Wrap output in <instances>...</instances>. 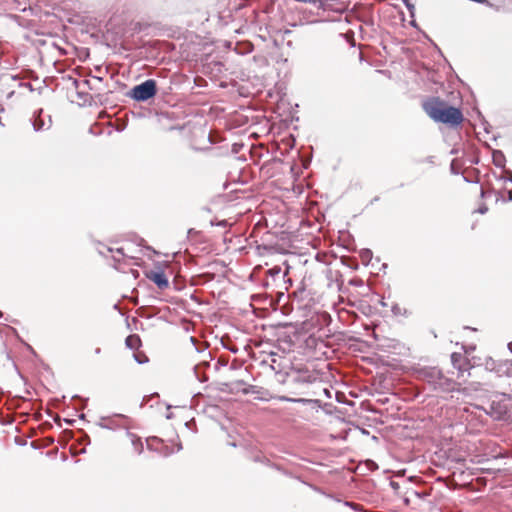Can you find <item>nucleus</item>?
I'll return each mask as SVG.
<instances>
[{"label": "nucleus", "mask_w": 512, "mask_h": 512, "mask_svg": "<svg viewBox=\"0 0 512 512\" xmlns=\"http://www.w3.org/2000/svg\"><path fill=\"white\" fill-rule=\"evenodd\" d=\"M423 109L435 122L446 124L452 128L459 126L464 119L459 108L448 105L439 97H432L425 101Z\"/></svg>", "instance_id": "nucleus-1"}, {"label": "nucleus", "mask_w": 512, "mask_h": 512, "mask_svg": "<svg viewBox=\"0 0 512 512\" xmlns=\"http://www.w3.org/2000/svg\"><path fill=\"white\" fill-rule=\"evenodd\" d=\"M415 373L417 378L427 383L434 392L449 393L455 390L456 383L446 377L437 367H421L418 368Z\"/></svg>", "instance_id": "nucleus-2"}, {"label": "nucleus", "mask_w": 512, "mask_h": 512, "mask_svg": "<svg viewBox=\"0 0 512 512\" xmlns=\"http://www.w3.org/2000/svg\"><path fill=\"white\" fill-rule=\"evenodd\" d=\"M278 382L287 386L289 392L298 393V391L316 380V376L308 369L294 370L286 373H278Z\"/></svg>", "instance_id": "nucleus-3"}, {"label": "nucleus", "mask_w": 512, "mask_h": 512, "mask_svg": "<svg viewBox=\"0 0 512 512\" xmlns=\"http://www.w3.org/2000/svg\"><path fill=\"white\" fill-rule=\"evenodd\" d=\"M157 93V83L154 79H147L144 82L134 86L127 96L137 102H145L153 98Z\"/></svg>", "instance_id": "nucleus-4"}, {"label": "nucleus", "mask_w": 512, "mask_h": 512, "mask_svg": "<svg viewBox=\"0 0 512 512\" xmlns=\"http://www.w3.org/2000/svg\"><path fill=\"white\" fill-rule=\"evenodd\" d=\"M145 275L161 290L166 289L169 286V280L163 270H151L146 272Z\"/></svg>", "instance_id": "nucleus-5"}, {"label": "nucleus", "mask_w": 512, "mask_h": 512, "mask_svg": "<svg viewBox=\"0 0 512 512\" xmlns=\"http://www.w3.org/2000/svg\"><path fill=\"white\" fill-rule=\"evenodd\" d=\"M283 402L300 403L309 406L312 410L318 411L321 408V401L318 399H306V398H292L288 396H279L278 398Z\"/></svg>", "instance_id": "nucleus-6"}, {"label": "nucleus", "mask_w": 512, "mask_h": 512, "mask_svg": "<svg viewBox=\"0 0 512 512\" xmlns=\"http://www.w3.org/2000/svg\"><path fill=\"white\" fill-rule=\"evenodd\" d=\"M42 110L38 111V113H35L32 121V126L35 132L48 130L51 126V117L48 116L47 121L41 117Z\"/></svg>", "instance_id": "nucleus-7"}, {"label": "nucleus", "mask_w": 512, "mask_h": 512, "mask_svg": "<svg viewBox=\"0 0 512 512\" xmlns=\"http://www.w3.org/2000/svg\"><path fill=\"white\" fill-rule=\"evenodd\" d=\"M227 386H230L231 391H241L243 394H254L257 392L258 387L254 385H246L245 381L243 380H237L234 382H231L230 384H226Z\"/></svg>", "instance_id": "nucleus-8"}, {"label": "nucleus", "mask_w": 512, "mask_h": 512, "mask_svg": "<svg viewBox=\"0 0 512 512\" xmlns=\"http://www.w3.org/2000/svg\"><path fill=\"white\" fill-rule=\"evenodd\" d=\"M451 362L454 368H456L461 375L468 370L465 366L467 365L466 359L460 353L451 354Z\"/></svg>", "instance_id": "nucleus-9"}, {"label": "nucleus", "mask_w": 512, "mask_h": 512, "mask_svg": "<svg viewBox=\"0 0 512 512\" xmlns=\"http://www.w3.org/2000/svg\"><path fill=\"white\" fill-rule=\"evenodd\" d=\"M73 85H74L75 89L78 90L77 91L78 97L80 99L86 101V97L88 96V94L83 91V88L87 87L89 89H92V87L90 86V81L89 80L79 81L77 79H74Z\"/></svg>", "instance_id": "nucleus-10"}, {"label": "nucleus", "mask_w": 512, "mask_h": 512, "mask_svg": "<svg viewBox=\"0 0 512 512\" xmlns=\"http://www.w3.org/2000/svg\"><path fill=\"white\" fill-rule=\"evenodd\" d=\"M126 434H127V437L130 439V441L134 447V450L137 452V454L140 455L144 449L143 442H142L141 438L130 431H127Z\"/></svg>", "instance_id": "nucleus-11"}, {"label": "nucleus", "mask_w": 512, "mask_h": 512, "mask_svg": "<svg viewBox=\"0 0 512 512\" xmlns=\"http://www.w3.org/2000/svg\"><path fill=\"white\" fill-rule=\"evenodd\" d=\"M492 159H493V163L496 167H499L502 169L505 168L506 159H505V155L502 151H500V150L493 151Z\"/></svg>", "instance_id": "nucleus-12"}, {"label": "nucleus", "mask_w": 512, "mask_h": 512, "mask_svg": "<svg viewBox=\"0 0 512 512\" xmlns=\"http://www.w3.org/2000/svg\"><path fill=\"white\" fill-rule=\"evenodd\" d=\"M125 344L129 349L136 350L141 345V340L138 335L132 334L125 339Z\"/></svg>", "instance_id": "nucleus-13"}, {"label": "nucleus", "mask_w": 512, "mask_h": 512, "mask_svg": "<svg viewBox=\"0 0 512 512\" xmlns=\"http://www.w3.org/2000/svg\"><path fill=\"white\" fill-rule=\"evenodd\" d=\"M318 345H324L323 341L315 337L314 335L308 336L305 340V347L308 349L316 350L318 348Z\"/></svg>", "instance_id": "nucleus-14"}, {"label": "nucleus", "mask_w": 512, "mask_h": 512, "mask_svg": "<svg viewBox=\"0 0 512 512\" xmlns=\"http://www.w3.org/2000/svg\"><path fill=\"white\" fill-rule=\"evenodd\" d=\"M493 193L496 194V200L498 201L500 193L499 192H495L494 190H485V189L481 188L480 195H481L482 198H485V197L490 196Z\"/></svg>", "instance_id": "nucleus-15"}, {"label": "nucleus", "mask_w": 512, "mask_h": 512, "mask_svg": "<svg viewBox=\"0 0 512 512\" xmlns=\"http://www.w3.org/2000/svg\"><path fill=\"white\" fill-rule=\"evenodd\" d=\"M405 7L408 9L411 15H413L415 10V5L411 0H401Z\"/></svg>", "instance_id": "nucleus-16"}, {"label": "nucleus", "mask_w": 512, "mask_h": 512, "mask_svg": "<svg viewBox=\"0 0 512 512\" xmlns=\"http://www.w3.org/2000/svg\"><path fill=\"white\" fill-rule=\"evenodd\" d=\"M360 256L362 260H370L372 258V251L370 249H362Z\"/></svg>", "instance_id": "nucleus-17"}, {"label": "nucleus", "mask_w": 512, "mask_h": 512, "mask_svg": "<svg viewBox=\"0 0 512 512\" xmlns=\"http://www.w3.org/2000/svg\"><path fill=\"white\" fill-rule=\"evenodd\" d=\"M270 358H271V362H272V364H271V368H272L273 370H275L277 374H278V373H281L280 371H277V370H276L277 368H276V366H275V364L277 363L278 354H277V353H274V352H271V353H270Z\"/></svg>", "instance_id": "nucleus-18"}, {"label": "nucleus", "mask_w": 512, "mask_h": 512, "mask_svg": "<svg viewBox=\"0 0 512 512\" xmlns=\"http://www.w3.org/2000/svg\"><path fill=\"white\" fill-rule=\"evenodd\" d=\"M504 172H505V176H501V177H499V179L512 183V171L504 170Z\"/></svg>", "instance_id": "nucleus-19"}, {"label": "nucleus", "mask_w": 512, "mask_h": 512, "mask_svg": "<svg viewBox=\"0 0 512 512\" xmlns=\"http://www.w3.org/2000/svg\"><path fill=\"white\" fill-rule=\"evenodd\" d=\"M456 162L457 160L456 159H453L451 164H450V172L454 175H458L460 173L457 165H456Z\"/></svg>", "instance_id": "nucleus-20"}, {"label": "nucleus", "mask_w": 512, "mask_h": 512, "mask_svg": "<svg viewBox=\"0 0 512 512\" xmlns=\"http://www.w3.org/2000/svg\"><path fill=\"white\" fill-rule=\"evenodd\" d=\"M134 359L139 364H144V363L148 362V358L145 355L140 356V355L134 354Z\"/></svg>", "instance_id": "nucleus-21"}, {"label": "nucleus", "mask_w": 512, "mask_h": 512, "mask_svg": "<svg viewBox=\"0 0 512 512\" xmlns=\"http://www.w3.org/2000/svg\"><path fill=\"white\" fill-rule=\"evenodd\" d=\"M344 504H345V506H348V507L352 508L355 511H362V507H360L356 503L346 501Z\"/></svg>", "instance_id": "nucleus-22"}, {"label": "nucleus", "mask_w": 512, "mask_h": 512, "mask_svg": "<svg viewBox=\"0 0 512 512\" xmlns=\"http://www.w3.org/2000/svg\"><path fill=\"white\" fill-rule=\"evenodd\" d=\"M349 284L352 285V286H362L363 285V280L360 279V278H353L349 281Z\"/></svg>", "instance_id": "nucleus-23"}, {"label": "nucleus", "mask_w": 512, "mask_h": 512, "mask_svg": "<svg viewBox=\"0 0 512 512\" xmlns=\"http://www.w3.org/2000/svg\"><path fill=\"white\" fill-rule=\"evenodd\" d=\"M190 341L194 345V347H195V349H196V351L198 353H201V352H203L206 349L205 346H203V348L198 347L197 346V340L194 337H190Z\"/></svg>", "instance_id": "nucleus-24"}, {"label": "nucleus", "mask_w": 512, "mask_h": 512, "mask_svg": "<svg viewBox=\"0 0 512 512\" xmlns=\"http://www.w3.org/2000/svg\"><path fill=\"white\" fill-rule=\"evenodd\" d=\"M281 272V268L279 266H275L269 270L270 275L275 276Z\"/></svg>", "instance_id": "nucleus-25"}, {"label": "nucleus", "mask_w": 512, "mask_h": 512, "mask_svg": "<svg viewBox=\"0 0 512 512\" xmlns=\"http://www.w3.org/2000/svg\"><path fill=\"white\" fill-rule=\"evenodd\" d=\"M211 225H217V226H221V227H226L227 226V221L226 220H221V221H218L217 223H214L212 221Z\"/></svg>", "instance_id": "nucleus-26"}, {"label": "nucleus", "mask_w": 512, "mask_h": 512, "mask_svg": "<svg viewBox=\"0 0 512 512\" xmlns=\"http://www.w3.org/2000/svg\"><path fill=\"white\" fill-rule=\"evenodd\" d=\"M488 211V207L486 205H482L478 208V212L480 214H485Z\"/></svg>", "instance_id": "nucleus-27"}, {"label": "nucleus", "mask_w": 512, "mask_h": 512, "mask_svg": "<svg viewBox=\"0 0 512 512\" xmlns=\"http://www.w3.org/2000/svg\"><path fill=\"white\" fill-rule=\"evenodd\" d=\"M368 468H369V470L374 471V470L378 469V466L375 462L370 461V467H368Z\"/></svg>", "instance_id": "nucleus-28"}, {"label": "nucleus", "mask_w": 512, "mask_h": 512, "mask_svg": "<svg viewBox=\"0 0 512 512\" xmlns=\"http://www.w3.org/2000/svg\"><path fill=\"white\" fill-rule=\"evenodd\" d=\"M390 486L394 489V490H397L400 486L397 482L395 481H390Z\"/></svg>", "instance_id": "nucleus-29"}, {"label": "nucleus", "mask_w": 512, "mask_h": 512, "mask_svg": "<svg viewBox=\"0 0 512 512\" xmlns=\"http://www.w3.org/2000/svg\"><path fill=\"white\" fill-rule=\"evenodd\" d=\"M194 373H195V376H196V378H197L198 380H200V381H204V380H205V379H201V378H200V376H199V374H198V366H195V367H194Z\"/></svg>", "instance_id": "nucleus-30"}, {"label": "nucleus", "mask_w": 512, "mask_h": 512, "mask_svg": "<svg viewBox=\"0 0 512 512\" xmlns=\"http://www.w3.org/2000/svg\"><path fill=\"white\" fill-rule=\"evenodd\" d=\"M98 426H100L101 428H104V429H110V426L107 425V423L99 422Z\"/></svg>", "instance_id": "nucleus-31"}, {"label": "nucleus", "mask_w": 512, "mask_h": 512, "mask_svg": "<svg viewBox=\"0 0 512 512\" xmlns=\"http://www.w3.org/2000/svg\"><path fill=\"white\" fill-rule=\"evenodd\" d=\"M64 421H65L67 424H69V425H74V423L76 422V420H74V419H72V420H70V419H65Z\"/></svg>", "instance_id": "nucleus-32"}, {"label": "nucleus", "mask_w": 512, "mask_h": 512, "mask_svg": "<svg viewBox=\"0 0 512 512\" xmlns=\"http://www.w3.org/2000/svg\"><path fill=\"white\" fill-rule=\"evenodd\" d=\"M507 194H508V201H512V190H508Z\"/></svg>", "instance_id": "nucleus-33"}, {"label": "nucleus", "mask_w": 512, "mask_h": 512, "mask_svg": "<svg viewBox=\"0 0 512 512\" xmlns=\"http://www.w3.org/2000/svg\"><path fill=\"white\" fill-rule=\"evenodd\" d=\"M116 253H117V254H119V255H121V256H122V255H124V253H123V248H117V249H116Z\"/></svg>", "instance_id": "nucleus-34"}, {"label": "nucleus", "mask_w": 512, "mask_h": 512, "mask_svg": "<svg viewBox=\"0 0 512 512\" xmlns=\"http://www.w3.org/2000/svg\"><path fill=\"white\" fill-rule=\"evenodd\" d=\"M232 353H237L238 349L237 348H234V347H231V348H228Z\"/></svg>", "instance_id": "nucleus-35"}, {"label": "nucleus", "mask_w": 512, "mask_h": 512, "mask_svg": "<svg viewBox=\"0 0 512 512\" xmlns=\"http://www.w3.org/2000/svg\"><path fill=\"white\" fill-rule=\"evenodd\" d=\"M463 179H464L465 182H468V183H472L473 182V181L469 180V178H467L465 176H463Z\"/></svg>", "instance_id": "nucleus-36"}, {"label": "nucleus", "mask_w": 512, "mask_h": 512, "mask_svg": "<svg viewBox=\"0 0 512 512\" xmlns=\"http://www.w3.org/2000/svg\"><path fill=\"white\" fill-rule=\"evenodd\" d=\"M94 352H95V354H97V355H98V354H100V353H101V349H100V348H96Z\"/></svg>", "instance_id": "nucleus-37"}, {"label": "nucleus", "mask_w": 512, "mask_h": 512, "mask_svg": "<svg viewBox=\"0 0 512 512\" xmlns=\"http://www.w3.org/2000/svg\"><path fill=\"white\" fill-rule=\"evenodd\" d=\"M180 450H182V444H181V443H179V444L177 445V451L179 452Z\"/></svg>", "instance_id": "nucleus-38"}, {"label": "nucleus", "mask_w": 512, "mask_h": 512, "mask_svg": "<svg viewBox=\"0 0 512 512\" xmlns=\"http://www.w3.org/2000/svg\"><path fill=\"white\" fill-rule=\"evenodd\" d=\"M93 78H94L95 80L99 81V82H101V81H102V78H101V77L94 76Z\"/></svg>", "instance_id": "nucleus-39"}, {"label": "nucleus", "mask_w": 512, "mask_h": 512, "mask_svg": "<svg viewBox=\"0 0 512 512\" xmlns=\"http://www.w3.org/2000/svg\"><path fill=\"white\" fill-rule=\"evenodd\" d=\"M79 418H80L81 420H84V419H85V414H83V413H82V414H80V415H79Z\"/></svg>", "instance_id": "nucleus-40"}, {"label": "nucleus", "mask_w": 512, "mask_h": 512, "mask_svg": "<svg viewBox=\"0 0 512 512\" xmlns=\"http://www.w3.org/2000/svg\"><path fill=\"white\" fill-rule=\"evenodd\" d=\"M508 348H509V350H510V351H511V353H512V342L508 344Z\"/></svg>", "instance_id": "nucleus-41"}, {"label": "nucleus", "mask_w": 512, "mask_h": 512, "mask_svg": "<svg viewBox=\"0 0 512 512\" xmlns=\"http://www.w3.org/2000/svg\"><path fill=\"white\" fill-rule=\"evenodd\" d=\"M229 445H231L232 447H236V443L235 442H231V443H229Z\"/></svg>", "instance_id": "nucleus-42"}, {"label": "nucleus", "mask_w": 512, "mask_h": 512, "mask_svg": "<svg viewBox=\"0 0 512 512\" xmlns=\"http://www.w3.org/2000/svg\"><path fill=\"white\" fill-rule=\"evenodd\" d=\"M106 250H107L108 252H113V249H111V248H109V247H107V248H106Z\"/></svg>", "instance_id": "nucleus-43"}, {"label": "nucleus", "mask_w": 512, "mask_h": 512, "mask_svg": "<svg viewBox=\"0 0 512 512\" xmlns=\"http://www.w3.org/2000/svg\"><path fill=\"white\" fill-rule=\"evenodd\" d=\"M113 258H114V261H120V259L117 258L116 256H113Z\"/></svg>", "instance_id": "nucleus-44"}, {"label": "nucleus", "mask_w": 512, "mask_h": 512, "mask_svg": "<svg viewBox=\"0 0 512 512\" xmlns=\"http://www.w3.org/2000/svg\"><path fill=\"white\" fill-rule=\"evenodd\" d=\"M219 363H220V365H224V366L226 365V362H221L220 360H219Z\"/></svg>", "instance_id": "nucleus-45"}, {"label": "nucleus", "mask_w": 512, "mask_h": 512, "mask_svg": "<svg viewBox=\"0 0 512 512\" xmlns=\"http://www.w3.org/2000/svg\"><path fill=\"white\" fill-rule=\"evenodd\" d=\"M2 317H3V313L0 311V318H2Z\"/></svg>", "instance_id": "nucleus-46"}]
</instances>
